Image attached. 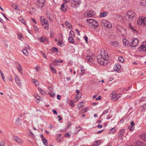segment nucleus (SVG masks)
I'll return each mask as SVG.
<instances>
[{
    "instance_id": "obj_48",
    "label": "nucleus",
    "mask_w": 146,
    "mask_h": 146,
    "mask_svg": "<svg viewBox=\"0 0 146 146\" xmlns=\"http://www.w3.org/2000/svg\"><path fill=\"white\" fill-rule=\"evenodd\" d=\"M65 24L66 26L68 28H70V27L72 26L69 23L68 21H66L65 23Z\"/></svg>"
},
{
    "instance_id": "obj_59",
    "label": "nucleus",
    "mask_w": 146,
    "mask_h": 146,
    "mask_svg": "<svg viewBox=\"0 0 146 146\" xmlns=\"http://www.w3.org/2000/svg\"><path fill=\"white\" fill-rule=\"evenodd\" d=\"M76 129L78 132L80 130L82 129L81 127L80 126H78V127H76Z\"/></svg>"
},
{
    "instance_id": "obj_28",
    "label": "nucleus",
    "mask_w": 146,
    "mask_h": 146,
    "mask_svg": "<svg viewBox=\"0 0 146 146\" xmlns=\"http://www.w3.org/2000/svg\"><path fill=\"white\" fill-rule=\"evenodd\" d=\"M108 14L107 12H104L100 14V16L101 17H106Z\"/></svg>"
},
{
    "instance_id": "obj_24",
    "label": "nucleus",
    "mask_w": 146,
    "mask_h": 146,
    "mask_svg": "<svg viewBox=\"0 0 146 146\" xmlns=\"http://www.w3.org/2000/svg\"><path fill=\"white\" fill-rule=\"evenodd\" d=\"M73 3L75 5H79L81 3V1L80 0H74L73 1Z\"/></svg>"
},
{
    "instance_id": "obj_16",
    "label": "nucleus",
    "mask_w": 146,
    "mask_h": 146,
    "mask_svg": "<svg viewBox=\"0 0 146 146\" xmlns=\"http://www.w3.org/2000/svg\"><path fill=\"white\" fill-rule=\"evenodd\" d=\"M125 129H124L120 130L119 131L118 136L119 139H123L122 137L123 135Z\"/></svg>"
},
{
    "instance_id": "obj_1",
    "label": "nucleus",
    "mask_w": 146,
    "mask_h": 146,
    "mask_svg": "<svg viewBox=\"0 0 146 146\" xmlns=\"http://www.w3.org/2000/svg\"><path fill=\"white\" fill-rule=\"evenodd\" d=\"M135 16V13L132 11H129L126 13L125 18L126 20L129 21H131L133 18Z\"/></svg>"
},
{
    "instance_id": "obj_33",
    "label": "nucleus",
    "mask_w": 146,
    "mask_h": 146,
    "mask_svg": "<svg viewBox=\"0 0 146 146\" xmlns=\"http://www.w3.org/2000/svg\"><path fill=\"white\" fill-rule=\"evenodd\" d=\"M73 37H72V36H69V37L68 38V40L69 42L70 43H73L74 42V40L73 39Z\"/></svg>"
},
{
    "instance_id": "obj_40",
    "label": "nucleus",
    "mask_w": 146,
    "mask_h": 146,
    "mask_svg": "<svg viewBox=\"0 0 146 146\" xmlns=\"http://www.w3.org/2000/svg\"><path fill=\"white\" fill-rule=\"evenodd\" d=\"M23 52L26 56H27L28 54V52L26 49H23Z\"/></svg>"
},
{
    "instance_id": "obj_19",
    "label": "nucleus",
    "mask_w": 146,
    "mask_h": 146,
    "mask_svg": "<svg viewBox=\"0 0 146 146\" xmlns=\"http://www.w3.org/2000/svg\"><path fill=\"white\" fill-rule=\"evenodd\" d=\"M110 45L113 46L115 47H117L119 45V43L117 41H110Z\"/></svg>"
},
{
    "instance_id": "obj_39",
    "label": "nucleus",
    "mask_w": 146,
    "mask_h": 146,
    "mask_svg": "<svg viewBox=\"0 0 146 146\" xmlns=\"http://www.w3.org/2000/svg\"><path fill=\"white\" fill-rule=\"evenodd\" d=\"M141 137L146 141V134H143L141 135Z\"/></svg>"
},
{
    "instance_id": "obj_22",
    "label": "nucleus",
    "mask_w": 146,
    "mask_h": 146,
    "mask_svg": "<svg viewBox=\"0 0 146 146\" xmlns=\"http://www.w3.org/2000/svg\"><path fill=\"white\" fill-rule=\"evenodd\" d=\"M22 122L21 119H17L15 121V124L17 126H20L21 125Z\"/></svg>"
},
{
    "instance_id": "obj_37",
    "label": "nucleus",
    "mask_w": 146,
    "mask_h": 146,
    "mask_svg": "<svg viewBox=\"0 0 146 146\" xmlns=\"http://www.w3.org/2000/svg\"><path fill=\"white\" fill-rule=\"evenodd\" d=\"M34 97L38 100H42V98L37 94L34 95Z\"/></svg>"
},
{
    "instance_id": "obj_52",
    "label": "nucleus",
    "mask_w": 146,
    "mask_h": 146,
    "mask_svg": "<svg viewBox=\"0 0 146 146\" xmlns=\"http://www.w3.org/2000/svg\"><path fill=\"white\" fill-rule=\"evenodd\" d=\"M60 134H59V136H58L59 137L56 138V140H57L58 142H62V141H61V138H60Z\"/></svg>"
},
{
    "instance_id": "obj_57",
    "label": "nucleus",
    "mask_w": 146,
    "mask_h": 146,
    "mask_svg": "<svg viewBox=\"0 0 146 146\" xmlns=\"http://www.w3.org/2000/svg\"><path fill=\"white\" fill-rule=\"evenodd\" d=\"M33 28H34V29L35 31H38L39 29L35 25H34L33 26Z\"/></svg>"
},
{
    "instance_id": "obj_2",
    "label": "nucleus",
    "mask_w": 146,
    "mask_h": 146,
    "mask_svg": "<svg viewBox=\"0 0 146 146\" xmlns=\"http://www.w3.org/2000/svg\"><path fill=\"white\" fill-rule=\"evenodd\" d=\"M111 99L113 101H116L121 97V95L119 93H117L115 91H113L111 94Z\"/></svg>"
},
{
    "instance_id": "obj_23",
    "label": "nucleus",
    "mask_w": 146,
    "mask_h": 146,
    "mask_svg": "<svg viewBox=\"0 0 146 146\" xmlns=\"http://www.w3.org/2000/svg\"><path fill=\"white\" fill-rule=\"evenodd\" d=\"M123 44L126 46H128L129 45V41L126 39H123Z\"/></svg>"
},
{
    "instance_id": "obj_53",
    "label": "nucleus",
    "mask_w": 146,
    "mask_h": 146,
    "mask_svg": "<svg viewBox=\"0 0 146 146\" xmlns=\"http://www.w3.org/2000/svg\"><path fill=\"white\" fill-rule=\"evenodd\" d=\"M52 50L54 52H57L58 51V49L57 48L54 47H53L52 48Z\"/></svg>"
},
{
    "instance_id": "obj_63",
    "label": "nucleus",
    "mask_w": 146,
    "mask_h": 146,
    "mask_svg": "<svg viewBox=\"0 0 146 146\" xmlns=\"http://www.w3.org/2000/svg\"><path fill=\"white\" fill-rule=\"evenodd\" d=\"M50 36L52 38L54 37V34L52 31H51L50 32Z\"/></svg>"
},
{
    "instance_id": "obj_31",
    "label": "nucleus",
    "mask_w": 146,
    "mask_h": 146,
    "mask_svg": "<svg viewBox=\"0 0 146 146\" xmlns=\"http://www.w3.org/2000/svg\"><path fill=\"white\" fill-rule=\"evenodd\" d=\"M50 70H51V71H52V72L53 73H56V69L54 68L51 65V64L50 65Z\"/></svg>"
},
{
    "instance_id": "obj_50",
    "label": "nucleus",
    "mask_w": 146,
    "mask_h": 146,
    "mask_svg": "<svg viewBox=\"0 0 146 146\" xmlns=\"http://www.w3.org/2000/svg\"><path fill=\"white\" fill-rule=\"evenodd\" d=\"M81 70L82 72L81 75H82L85 72V70L83 67L81 68Z\"/></svg>"
},
{
    "instance_id": "obj_12",
    "label": "nucleus",
    "mask_w": 146,
    "mask_h": 146,
    "mask_svg": "<svg viewBox=\"0 0 146 146\" xmlns=\"http://www.w3.org/2000/svg\"><path fill=\"white\" fill-rule=\"evenodd\" d=\"M13 139L15 141L18 143L21 144H23L24 143L23 141L21 138L16 136L13 137Z\"/></svg>"
},
{
    "instance_id": "obj_56",
    "label": "nucleus",
    "mask_w": 146,
    "mask_h": 146,
    "mask_svg": "<svg viewBox=\"0 0 146 146\" xmlns=\"http://www.w3.org/2000/svg\"><path fill=\"white\" fill-rule=\"evenodd\" d=\"M48 94L49 95V96L52 97H54L55 96V94L53 93L52 92V93H50L49 92L48 93Z\"/></svg>"
},
{
    "instance_id": "obj_49",
    "label": "nucleus",
    "mask_w": 146,
    "mask_h": 146,
    "mask_svg": "<svg viewBox=\"0 0 146 146\" xmlns=\"http://www.w3.org/2000/svg\"><path fill=\"white\" fill-rule=\"evenodd\" d=\"M38 90L39 92H40L43 95L45 94V92L44 90H42V89L40 88H39Z\"/></svg>"
},
{
    "instance_id": "obj_25",
    "label": "nucleus",
    "mask_w": 146,
    "mask_h": 146,
    "mask_svg": "<svg viewBox=\"0 0 146 146\" xmlns=\"http://www.w3.org/2000/svg\"><path fill=\"white\" fill-rule=\"evenodd\" d=\"M140 4L143 6L146 5V0H140Z\"/></svg>"
},
{
    "instance_id": "obj_21",
    "label": "nucleus",
    "mask_w": 146,
    "mask_h": 146,
    "mask_svg": "<svg viewBox=\"0 0 146 146\" xmlns=\"http://www.w3.org/2000/svg\"><path fill=\"white\" fill-rule=\"evenodd\" d=\"M17 69L19 70V72L21 74L22 73V68L21 65L18 64H17Z\"/></svg>"
},
{
    "instance_id": "obj_47",
    "label": "nucleus",
    "mask_w": 146,
    "mask_h": 146,
    "mask_svg": "<svg viewBox=\"0 0 146 146\" xmlns=\"http://www.w3.org/2000/svg\"><path fill=\"white\" fill-rule=\"evenodd\" d=\"M82 95V94H80V95L79 96H78V95H77L76 97V102L77 101H78L81 98V96Z\"/></svg>"
},
{
    "instance_id": "obj_55",
    "label": "nucleus",
    "mask_w": 146,
    "mask_h": 146,
    "mask_svg": "<svg viewBox=\"0 0 146 146\" xmlns=\"http://www.w3.org/2000/svg\"><path fill=\"white\" fill-rule=\"evenodd\" d=\"M95 143L96 144V146H97L100 144L101 141L100 140H97L95 141Z\"/></svg>"
},
{
    "instance_id": "obj_58",
    "label": "nucleus",
    "mask_w": 146,
    "mask_h": 146,
    "mask_svg": "<svg viewBox=\"0 0 146 146\" xmlns=\"http://www.w3.org/2000/svg\"><path fill=\"white\" fill-rule=\"evenodd\" d=\"M141 108L142 110L143 109H146V104L143 105Z\"/></svg>"
},
{
    "instance_id": "obj_30",
    "label": "nucleus",
    "mask_w": 146,
    "mask_h": 146,
    "mask_svg": "<svg viewBox=\"0 0 146 146\" xmlns=\"http://www.w3.org/2000/svg\"><path fill=\"white\" fill-rule=\"evenodd\" d=\"M117 18H118L121 21H123L124 20V19H125V17H123L121 15H117Z\"/></svg>"
},
{
    "instance_id": "obj_41",
    "label": "nucleus",
    "mask_w": 146,
    "mask_h": 146,
    "mask_svg": "<svg viewBox=\"0 0 146 146\" xmlns=\"http://www.w3.org/2000/svg\"><path fill=\"white\" fill-rule=\"evenodd\" d=\"M118 59L119 61L121 62H123L124 61V58L121 56H119L118 57Z\"/></svg>"
},
{
    "instance_id": "obj_42",
    "label": "nucleus",
    "mask_w": 146,
    "mask_h": 146,
    "mask_svg": "<svg viewBox=\"0 0 146 146\" xmlns=\"http://www.w3.org/2000/svg\"><path fill=\"white\" fill-rule=\"evenodd\" d=\"M128 129L129 131H132L134 130V127L133 126H129L128 127Z\"/></svg>"
},
{
    "instance_id": "obj_46",
    "label": "nucleus",
    "mask_w": 146,
    "mask_h": 146,
    "mask_svg": "<svg viewBox=\"0 0 146 146\" xmlns=\"http://www.w3.org/2000/svg\"><path fill=\"white\" fill-rule=\"evenodd\" d=\"M0 72L1 74V75L2 78V79H3V80L4 82H5V76H4V74L2 72V71H1V70H0Z\"/></svg>"
},
{
    "instance_id": "obj_27",
    "label": "nucleus",
    "mask_w": 146,
    "mask_h": 146,
    "mask_svg": "<svg viewBox=\"0 0 146 146\" xmlns=\"http://www.w3.org/2000/svg\"><path fill=\"white\" fill-rule=\"evenodd\" d=\"M19 20L20 22L23 23L24 25H26V23L24 19H23L22 17H19Z\"/></svg>"
},
{
    "instance_id": "obj_38",
    "label": "nucleus",
    "mask_w": 146,
    "mask_h": 146,
    "mask_svg": "<svg viewBox=\"0 0 146 146\" xmlns=\"http://www.w3.org/2000/svg\"><path fill=\"white\" fill-rule=\"evenodd\" d=\"M129 27L130 29L133 31H135V30L134 28L132 27V26L131 25V23H129Z\"/></svg>"
},
{
    "instance_id": "obj_35",
    "label": "nucleus",
    "mask_w": 146,
    "mask_h": 146,
    "mask_svg": "<svg viewBox=\"0 0 146 146\" xmlns=\"http://www.w3.org/2000/svg\"><path fill=\"white\" fill-rule=\"evenodd\" d=\"M12 7L15 10L17 11L19 10V7L18 5L14 4L13 5H12Z\"/></svg>"
},
{
    "instance_id": "obj_29",
    "label": "nucleus",
    "mask_w": 146,
    "mask_h": 146,
    "mask_svg": "<svg viewBox=\"0 0 146 146\" xmlns=\"http://www.w3.org/2000/svg\"><path fill=\"white\" fill-rule=\"evenodd\" d=\"M32 82L33 84L35 85L36 86H39V84L37 80L35 79H33L32 80Z\"/></svg>"
},
{
    "instance_id": "obj_64",
    "label": "nucleus",
    "mask_w": 146,
    "mask_h": 146,
    "mask_svg": "<svg viewBox=\"0 0 146 146\" xmlns=\"http://www.w3.org/2000/svg\"><path fill=\"white\" fill-rule=\"evenodd\" d=\"M70 136V135L68 133H67L65 134V136L66 137H69Z\"/></svg>"
},
{
    "instance_id": "obj_4",
    "label": "nucleus",
    "mask_w": 146,
    "mask_h": 146,
    "mask_svg": "<svg viewBox=\"0 0 146 146\" xmlns=\"http://www.w3.org/2000/svg\"><path fill=\"white\" fill-rule=\"evenodd\" d=\"M98 62L101 65H106L108 64V60L98 55L97 57Z\"/></svg>"
},
{
    "instance_id": "obj_34",
    "label": "nucleus",
    "mask_w": 146,
    "mask_h": 146,
    "mask_svg": "<svg viewBox=\"0 0 146 146\" xmlns=\"http://www.w3.org/2000/svg\"><path fill=\"white\" fill-rule=\"evenodd\" d=\"M116 127H114L111 129L109 131V133H113V132L116 130Z\"/></svg>"
},
{
    "instance_id": "obj_62",
    "label": "nucleus",
    "mask_w": 146,
    "mask_h": 146,
    "mask_svg": "<svg viewBox=\"0 0 146 146\" xmlns=\"http://www.w3.org/2000/svg\"><path fill=\"white\" fill-rule=\"evenodd\" d=\"M146 100V98L143 97H142L140 98V101L141 102H142L144 101H145Z\"/></svg>"
},
{
    "instance_id": "obj_6",
    "label": "nucleus",
    "mask_w": 146,
    "mask_h": 146,
    "mask_svg": "<svg viewBox=\"0 0 146 146\" xmlns=\"http://www.w3.org/2000/svg\"><path fill=\"white\" fill-rule=\"evenodd\" d=\"M98 55L102 56L106 60H109V57L107 52L103 48L101 49L100 54Z\"/></svg>"
},
{
    "instance_id": "obj_10",
    "label": "nucleus",
    "mask_w": 146,
    "mask_h": 146,
    "mask_svg": "<svg viewBox=\"0 0 146 146\" xmlns=\"http://www.w3.org/2000/svg\"><path fill=\"white\" fill-rule=\"evenodd\" d=\"M94 56L92 54L91 55L88 54L86 57V59L88 63H89L93 62V59L94 58Z\"/></svg>"
},
{
    "instance_id": "obj_36",
    "label": "nucleus",
    "mask_w": 146,
    "mask_h": 146,
    "mask_svg": "<svg viewBox=\"0 0 146 146\" xmlns=\"http://www.w3.org/2000/svg\"><path fill=\"white\" fill-rule=\"evenodd\" d=\"M88 107H86L82 109L81 110V111L82 113H85L88 111Z\"/></svg>"
},
{
    "instance_id": "obj_13",
    "label": "nucleus",
    "mask_w": 146,
    "mask_h": 146,
    "mask_svg": "<svg viewBox=\"0 0 146 146\" xmlns=\"http://www.w3.org/2000/svg\"><path fill=\"white\" fill-rule=\"evenodd\" d=\"M38 8H41L43 7L45 5L44 3L45 0H38Z\"/></svg>"
},
{
    "instance_id": "obj_15",
    "label": "nucleus",
    "mask_w": 146,
    "mask_h": 146,
    "mask_svg": "<svg viewBox=\"0 0 146 146\" xmlns=\"http://www.w3.org/2000/svg\"><path fill=\"white\" fill-rule=\"evenodd\" d=\"M15 79L17 84L19 86L21 85V83L19 77L17 75L15 76Z\"/></svg>"
},
{
    "instance_id": "obj_61",
    "label": "nucleus",
    "mask_w": 146,
    "mask_h": 146,
    "mask_svg": "<svg viewBox=\"0 0 146 146\" xmlns=\"http://www.w3.org/2000/svg\"><path fill=\"white\" fill-rule=\"evenodd\" d=\"M5 145V143L3 141H0V146H4Z\"/></svg>"
},
{
    "instance_id": "obj_51",
    "label": "nucleus",
    "mask_w": 146,
    "mask_h": 146,
    "mask_svg": "<svg viewBox=\"0 0 146 146\" xmlns=\"http://www.w3.org/2000/svg\"><path fill=\"white\" fill-rule=\"evenodd\" d=\"M70 105L71 107H73L74 105V102L73 101L71 100L70 101Z\"/></svg>"
},
{
    "instance_id": "obj_60",
    "label": "nucleus",
    "mask_w": 146,
    "mask_h": 146,
    "mask_svg": "<svg viewBox=\"0 0 146 146\" xmlns=\"http://www.w3.org/2000/svg\"><path fill=\"white\" fill-rule=\"evenodd\" d=\"M71 125V123L70 122H68L67 124V128H68L70 127Z\"/></svg>"
},
{
    "instance_id": "obj_43",
    "label": "nucleus",
    "mask_w": 146,
    "mask_h": 146,
    "mask_svg": "<svg viewBox=\"0 0 146 146\" xmlns=\"http://www.w3.org/2000/svg\"><path fill=\"white\" fill-rule=\"evenodd\" d=\"M42 141L45 145L47 146L48 145L47 141L45 138L43 139L42 140Z\"/></svg>"
},
{
    "instance_id": "obj_17",
    "label": "nucleus",
    "mask_w": 146,
    "mask_h": 146,
    "mask_svg": "<svg viewBox=\"0 0 146 146\" xmlns=\"http://www.w3.org/2000/svg\"><path fill=\"white\" fill-rule=\"evenodd\" d=\"M121 69V66L118 64H116L113 67V70L114 71H117Z\"/></svg>"
},
{
    "instance_id": "obj_7",
    "label": "nucleus",
    "mask_w": 146,
    "mask_h": 146,
    "mask_svg": "<svg viewBox=\"0 0 146 146\" xmlns=\"http://www.w3.org/2000/svg\"><path fill=\"white\" fill-rule=\"evenodd\" d=\"M101 25L108 29L111 28L112 25L111 23L106 20H103L101 22Z\"/></svg>"
},
{
    "instance_id": "obj_18",
    "label": "nucleus",
    "mask_w": 146,
    "mask_h": 146,
    "mask_svg": "<svg viewBox=\"0 0 146 146\" xmlns=\"http://www.w3.org/2000/svg\"><path fill=\"white\" fill-rule=\"evenodd\" d=\"M67 6L65 3L62 4L60 8L61 10L62 11H65L67 9Z\"/></svg>"
},
{
    "instance_id": "obj_32",
    "label": "nucleus",
    "mask_w": 146,
    "mask_h": 146,
    "mask_svg": "<svg viewBox=\"0 0 146 146\" xmlns=\"http://www.w3.org/2000/svg\"><path fill=\"white\" fill-rule=\"evenodd\" d=\"M59 61L57 60H55L53 61V65L54 66H56L58 65Z\"/></svg>"
},
{
    "instance_id": "obj_26",
    "label": "nucleus",
    "mask_w": 146,
    "mask_h": 146,
    "mask_svg": "<svg viewBox=\"0 0 146 146\" xmlns=\"http://www.w3.org/2000/svg\"><path fill=\"white\" fill-rule=\"evenodd\" d=\"M39 40L42 42H44L46 40V38L43 36H42L40 38H38Z\"/></svg>"
},
{
    "instance_id": "obj_9",
    "label": "nucleus",
    "mask_w": 146,
    "mask_h": 146,
    "mask_svg": "<svg viewBox=\"0 0 146 146\" xmlns=\"http://www.w3.org/2000/svg\"><path fill=\"white\" fill-rule=\"evenodd\" d=\"M138 40L136 38H133L132 39L131 43H130L129 44V46H131L136 47L138 44Z\"/></svg>"
},
{
    "instance_id": "obj_11",
    "label": "nucleus",
    "mask_w": 146,
    "mask_h": 146,
    "mask_svg": "<svg viewBox=\"0 0 146 146\" xmlns=\"http://www.w3.org/2000/svg\"><path fill=\"white\" fill-rule=\"evenodd\" d=\"M139 51L143 52L146 51V42L143 43L141 46L138 48Z\"/></svg>"
},
{
    "instance_id": "obj_5",
    "label": "nucleus",
    "mask_w": 146,
    "mask_h": 146,
    "mask_svg": "<svg viewBox=\"0 0 146 146\" xmlns=\"http://www.w3.org/2000/svg\"><path fill=\"white\" fill-rule=\"evenodd\" d=\"M137 23L143 26L146 25V17H140L137 21Z\"/></svg>"
},
{
    "instance_id": "obj_14",
    "label": "nucleus",
    "mask_w": 146,
    "mask_h": 146,
    "mask_svg": "<svg viewBox=\"0 0 146 146\" xmlns=\"http://www.w3.org/2000/svg\"><path fill=\"white\" fill-rule=\"evenodd\" d=\"M40 21L42 25L48 24V21L45 18L44 16H41L40 17Z\"/></svg>"
},
{
    "instance_id": "obj_44",
    "label": "nucleus",
    "mask_w": 146,
    "mask_h": 146,
    "mask_svg": "<svg viewBox=\"0 0 146 146\" xmlns=\"http://www.w3.org/2000/svg\"><path fill=\"white\" fill-rule=\"evenodd\" d=\"M70 35L71 36L74 37L75 36V33L74 31H71L70 32Z\"/></svg>"
},
{
    "instance_id": "obj_8",
    "label": "nucleus",
    "mask_w": 146,
    "mask_h": 146,
    "mask_svg": "<svg viewBox=\"0 0 146 146\" xmlns=\"http://www.w3.org/2000/svg\"><path fill=\"white\" fill-rule=\"evenodd\" d=\"M95 14L94 11L92 10H89L84 12V15L86 17H90L94 16Z\"/></svg>"
},
{
    "instance_id": "obj_45",
    "label": "nucleus",
    "mask_w": 146,
    "mask_h": 146,
    "mask_svg": "<svg viewBox=\"0 0 146 146\" xmlns=\"http://www.w3.org/2000/svg\"><path fill=\"white\" fill-rule=\"evenodd\" d=\"M18 38L19 39L22 40L21 39L23 37V35L21 33H19L18 34Z\"/></svg>"
},
{
    "instance_id": "obj_3",
    "label": "nucleus",
    "mask_w": 146,
    "mask_h": 146,
    "mask_svg": "<svg viewBox=\"0 0 146 146\" xmlns=\"http://www.w3.org/2000/svg\"><path fill=\"white\" fill-rule=\"evenodd\" d=\"M86 21L87 24L90 27L96 28L98 25V23L92 19H86Z\"/></svg>"
},
{
    "instance_id": "obj_20",
    "label": "nucleus",
    "mask_w": 146,
    "mask_h": 146,
    "mask_svg": "<svg viewBox=\"0 0 146 146\" xmlns=\"http://www.w3.org/2000/svg\"><path fill=\"white\" fill-rule=\"evenodd\" d=\"M85 102L84 101H82L79 103L77 107L79 109L83 107L85 105Z\"/></svg>"
},
{
    "instance_id": "obj_54",
    "label": "nucleus",
    "mask_w": 146,
    "mask_h": 146,
    "mask_svg": "<svg viewBox=\"0 0 146 146\" xmlns=\"http://www.w3.org/2000/svg\"><path fill=\"white\" fill-rule=\"evenodd\" d=\"M46 26H44V28L45 30H48L49 29V27H48V24H45Z\"/></svg>"
}]
</instances>
